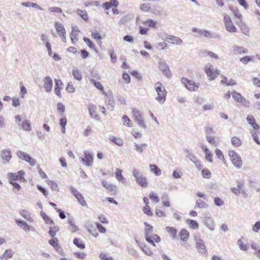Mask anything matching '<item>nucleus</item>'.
<instances>
[{
	"label": "nucleus",
	"mask_w": 260,
	"mask_h": 260,
	"mask_svg": "<svg viewBox=\"0 0 260 260\" xmlns=\"http://www.w3.org/2000/svg\"><path fill=\"white\" fill-rule=\"evenodd\" d=\"M202 53L203 56H204V57L209 56L214 59H218V55L212 51L204 50L202 52Z\"/></svg>",
	"instance_id": "37998d69"
},
{
	"label": "nucleus",
	"mask_w": 260,
	"mask_h": 260,
	"mask_svg": "<svg viewBox=\"0 0 260 260\" xmlns=\"http://www.w3.org/2000/svg\"><path fill=\"white\" fill-rule=\"evenodd\" d=\"M54 27L62 41L66 43L67 42L66 31L63 24L60 22H56L54 24Z\"/></svg>",
	"instance_id": "0eeeda50"
},
{
	"label": "nucleus",
	"mask_w": 260,
	"mask_h": 260,
	"mask_svg": "<svg viewBox=\"0 0 260 260\" xmlns=\"http://www.w3.org/2000/svg\"><path fill=\"white\" fill-rule=\"evenodd\" d=\"M13 256V252L11 249L6 250L4 254L0 256V260H5L4 258L8 259L11 258Z\"/></svg>",
	"instance_id": "4c0bfd02"
},
{
	"label": "nucleus",
	"mask_w": 260,
	"mask_h": 260,
	"mask_svg": "<svg viewBox=\"0 0 260 260\" xmlns=\"http://www.w3.org/2000/svg\"><path fill=\"white\" fill-rule=\"evenodd\" d=\"M19 214L28 221L30 222H34V218L31 217L30 212L28 211L21 209L19 211Z\"/></svg>",
	"instance_id": "b1692460"
},
{
	"label": "nucleus",
	"mask_w": 260,
	"mask_h": 260,
	"mask_svg": "<svg viewBox=\"0 0 260 260\" xmlns=\"http://www.w3.org/2000/svg\"><path fill=\"white\" fill-rule=\"evenodd\" d=\"M191 31L193 32L197 33L200 36H203L206 38H211L212 37L211 32L204 29H199L197 27H193L191 29Z\"/></svg>",
	"instance_id": "aec40b11"
},
{
	"label": "nucleus",
	"mask_w": 260,
	"mask_h": 260,
	"mask_svg": "<svg viewBox=\"0 0 260 260\" xmlns=\"http://www.w3.org/2000/svg\"><path fill=\"white\" fill-rule=\"evenodd\" d=\"M195 241L198 252L202 254H206L207 249L204 241L201 238H196Z\"/></svg>",
	"instance_id": "4468645a"
},
{
	"label": "nucleus",
	"mask_w": 260,
	"mask_h": 260,
	"mask_svg": "<svg viewBox=\"0 0 260 260\" xmlns=\"http://www.w3.org/2000/svg\"><path fill=\"white\" fill-rule=\"evenodd\" d=\"M204 71L210 80H214L220 73L217 69H214L210 63L205 65Z\"/></svg>",
	"instance_id": "423d86ee"
},
{
	"label": "nucleus",
	"mask_w": 260,
	"mask_h": 260,
	"mask_svg": "<svg viewBox=\"0 0 260 260\" xmlns=\"http://www.w3.org/2000/svg\"><path fill=\"white\" fill-rule=\"evenodd\" d=\"M149 198L155 203H158L159 201L158 196L153 192L150 193Z\"/></svg>",
	"instance_id": "0e129e2a"
},
{
	"label": "nucleus",
	"mask_w": 260,
	"mask_h": 260,
	"mask_svg": "<svg viewBox=\"0 0 260 260\" xmlns=\"http://www.w3.org/2000/svg\"><path fill=\"white\" fill-rule=\"evenodd\" d=\"M90 81L91 83H92L94 85V86L96 88H97L98 89L100 90V91L103 93V94H104L106 95H107V93L106 92L105 90H104L103 86L102 85V84H101V83L100 82L96 81L93 79H90Z\"/></svg>",
	"instance_id": "7c9ffc66"
},
{
	"label": "nucleus",
	"mask_w": 260,
	"mask_h": 260,
	"mask_svg": "<svg viewBox=\"0 0 260 260\" xmlns=\"http://www.w3.org/2000/svg\"><path fill=\"white\" fill-rule=\"evenodd\" d=\"M232 95L233 98V99L237 101V102H239L241 100V98L243 97V96L239 92L234 91L232 92Z\"/></svg>",
	"instance_id": "6e6d98bb"
},
{
	"label": "nucleus",
	"mask_w": 260,
	"mask_h": 260,
	"mask_svg": "<svg viewBox=\"0 0 260 260\" xmlns=\"http://www.w3.org/2000/svg\"><path fill=\"white\" fill-rule=\"evenodd\" d=\"M154 46L157 49H164L168 48V45L166 42L155 43Z\"/></svg>",
	"instance_id": "bf43d9fd"
},
{
	"label": "nucleus",
	"mask_w": 260,
	"mask_h": 260,
	"mask_svg": "<svg viewBox=\"0 0 260 260\" xmlns=\"http://www.w3.org/2000/svg\"><path fill=\"white\" fill-rule=\"evenodd\" d=\"M159 69L162 72L163 74L167 78H171L172 73L170 68L166 61L163 59H160L158 62Z\"/></svg>",
	"instance_id": "1a4fd4ad"
},
{
	"label": "nucleus",
	"mask_w": 260,
	"mask_h": 260,
	"mask_svg": "<svg viewBox=\"0 0 260 260\" xmlns=\"http://www.w3.org/2000/svg\"><path fill=\"white\" fill-rule=\"evenodd\" d=\"M239 27L240 28V30L244 35H245L246 36H250V29L249 27H248L245 24L241 23L239 25Z\"/></svg>",
	"instance_id": "2f4dec72"
},
{
	"label": "nucleus",
	"mask_w": 260,
	"mask_h": 260,
	"mask_svg": "<svg viewBox=\"0 0 260 260\" xmlns=\"http://www.w3.org/2000/svg\"><path fill=\"white\" fill-rule=\"evenodd\" d=\"M185 152L186 153V157L190 160L196 166L199 164V161L198 160L196 156L190 150L186 149L185 150Z\"/></svg>",
	"instance_id": "a878e982"
},
{
	"label": "nucleus",
	"mask_w": 260,
	"mask_h": 260,
	"mask_svg": "<svg viewBox=\"0 0 260 260\" xmlns=\"http://www.w3.org/2000/svg\"><path fill=\"white\" fill-rule=\"evenodd\" d=\"M147 144L146 143H143L141 145L136 143H134L135 149L139 153H142L143 151V148H145Z\"/></svg>",
	"instance_id": "79ce46f5"
},
{
	"label": "nucleus",
	"mask_w": 260,
	"mask_h": 260,
	"mask_svg": "<svg viewBox=\"0 0 260 260\" xmlns=\"http://www.w3.org/2000/svg\"><path fill=\"white\" fill-rule=\"evenodd\" d=\"M166 231L172 236L173 238H175L177 237V230L173 227H167Z\"/></svg>",
	"instance_id": "864d4df0"
},
{
	"label": "nucleus",
	"mask_w": 260,
	"mask_h": 260,
	"mask_svg": "<svg viewBox=\"0 0 260 260\" xmlns=\"http://www.w3.org/2000/svg\"><path fill=\"white\" fill-rule=\"evenodd\" d=\"M181 240L186 242L189 237V233L186 229H182L179 233Z\"/></svg>",
	"instance_id": "c756f323"
},
{
	"label": "nucleus",
	"mask_w": 260,
	"mask_h": 260,
	"mask_svg": "<svg viewBox=\"0 0 260 260\" xmlns=\"http://www.w3.org/2000/svg\"><path fill=\"white\" fill-rule=\"evenodd\" d=\"M109 139L111 141L114 143L119 146H121L123 145V140L122 139L119 138H117L115 136H112L110 137Z\"/></svg>",
	"instance_id": "c03bdc74"
},
{
	"label": "nucleus",
	"mask_w": 260,
	"mask_h": 260,
	"mask_svg": "<svg viewBox=\"0 0 260 260\" xmlns=\"http://www.w3.org/2000/svg\"><path fill=\"white\" fill-rule=\"evenodd\" d=\"M46 182L48 184V185H49L50 186L52 190L56 191H59L58 186L56 182L50 180H47Z\"/></svg>",
	"instance_id": "49530a36"
},
{
	"label": "nucleus",
	"mask_w": 260,
	"mask_h": 260,
	"mask_svg": "<svg viewBox=\"0 0 260 260\" xmlns=\"http://www.w3.org/2000/svg\"><path fill=\"white\" fill-rule=\"evenodd\" d=\"M140 248L144 252V253L148 256H151L153 254V251L146 245L136 240Z\"/></svg>",
	"instance_id": "412c9836"
},
{
	"label": "nucleus",
	"mask_w": 260,
	"mask_h": 260,
	"mask_svg": "<svg viewBox=\"0 0 260 260\" xmlns=\"http://www.w3.org/2000/svg\"><path fill=\"white\" fill-rule=\"evenodd\" d=\"M59 231L58 226H52L49 228L48 233L51 237H55L56 233Z\"/></svg>",
	"instance_id": "8fccbe9b"
},
{
	"label": "nucleus",
	"mask_w": 260,
	"mask_h": 260,
	"mask_svg": "<svg viewBox=\"0 0 260 260\" xmlns=\"http://www.w3.org/2000/svg\"><path fill=\"white\" fill-rule=\"evenodd\" d=\"M17 156L21 159L25 161L26 162L27 161V159H28L29 157V155L27 154L26 153L22 151H18L16 152Z\"/></svg>",
	"instance_id": "72a5a7b5"
},
{
	"label": "nucleus",
	"mask_w": 260,
	"mask_h": 260,
	"mask_svg": "<svg viewBox=\"0 0 260 260\" xmlns=\"http://www.w3.org/2000/svg\"><path fill=\"white\" fill-rule=\"evenodd\" d=\"M144 224L145 225L144 229V236L145 240L149 244L155 247L156 245L154 241L158 243L161 241V238L157 234L153 233V228L152 226L147 222H145Z\"/></svg>",
	"instance_id": "f257e3e1"
},
{
	"label": "nucleus",
	"mask_w": 260,
	"mask_h": 260,
	"mask_svg": "<svg viewBox=\"0 0 260 260\" xmlns=\"http://www.w3.org/2000/svg\"><path fill=\"white\" fill-rule=\"evenodd\" d=\"M44 87L47 93L52 91L53 86V81L50 77L47 76L43 79Z\"/></svg>",
	"instance_id": "6ab92c4d"
},
{
	"label": "nucleus",
	"mask_w": 260,
	"mask_h": 260,
	"mask_svg": "<svg viewBox=\"0 0 260 260\" xmlns=\"http://www.w3.org/2000/svg\"><path fill=\"white\" fill-rule=\"evenodd\" d=\"M132 115L134 119L137 123L139 126L144 129H146V126L144 122L142 113L138 109L133 108L132 109Z\"/></svg>",
	"instance_id": "39448f33"
},
{
	"label": "nucleus",
	"mask_w": 260,
	"mask_h": 260,
	"mask_svg": "<svg viewBox=\"0 0 260 260\" xmlns=\"http://www.w3.org/2000/svg\"><path fill=\"white\" fill-rule=\"evenodd\" d=\"M202 175L203 178L209 179L211 177V173L208 169H204L202 171Z\"/></svg>",
	"instance_id": "4d7b16f0"
},
{
	"label": "nucleus",
	"mask_w": 260,
	"mask_h": 260,
	"mask_svg": "<svg viewBox=\"0 0 260 260\" xmlns=\"http://www.w3.org/2000/svg\"><path fill=\"white\" fill-rule=\"evenodd\" d=\"M24 172L23 171H19L17 173H9L8 174V176L10 182H16V181L20 180L23 182L25 181V179L23 177Z\"/></svg>",
	"instance_id": "9d476101"
},
{
	"label": "nucleus",
	"mask_w": 260,
	"mask_h": 260,
	"mask_svg": "<svg viewBox=\"0 0 260 260\" xmlns=\"http://www.w3.org/2000/svg\"><path fill=\"white\" fill-rule=\"evenodd\" d=\"M22 128L25 131H30L31 129V125L28 121L26 119H24L22 121L21 123Z\"/></svg>",
	"instance_id": "ea45409f"
},
{
	"label": "nucleus",
	"mask_w": 260,
	"mask_h": 260,
	"mask_svg": "<svg viewBox=\"0 0 260 260\" xmlns=\"http://www.w3.org/2000/svg\"><path fill=\"white\" fill-rule=\"evenodd\" d=\"M96 106L92 104L89 105L88 107L89 113L91 117L96 120H99V117L96 114Z\"/></svg>",
	"instance_id": "c85d7f7f"
},
{
	"label": "nucleus",
	"mask_w": 260,
	"mask_h": 260,
	"mask_svg": "<svg viewBox=\"0 0 260 260\" xmlns=\"http://www.w3.org/2000/svg\"><path fill=\"white\" fill-rule=\"evenodd\" d=\"M122 120L123 121V124L127 127H132L133 122L127 116L124 115L122 117Z\"/></svg>",
	"instance_id": "58836bf2"
},
{
	"label": "nucleus",
	"mask_w": 260,
	"mask_h": 260,
	"mask_svg": "<svg viewBox=\"0 0 260 260\" xmlns=\"http://www.w3.org/2000/svg\"><path fill=\"white\" fill-rule=\"evenodd\" d=\"M208 207V204L201 200H198L196 203L195 208L199 209H206Z\"/></svg>",
	"instance_id": "c9c22d12"
},
{
	"label": "nucleus",
	"mask_w": 260,
	"mask_h": 260,
	"mask_svg": "<svg viewBox=\"0 0 260 260\" xmlns=\"http://www.w3.org/2000/svg\"><path fill=\"white\" fill-rule=\"evenodd\" d=\"M150 171L153 172L155 175L159 176L161 175V170L155 165H150L149 166Z\"/></svg>",
	"instance_id": "a19ab883"
},
{
	"label": "nucleus",
	"mask_w": 260,
	"mask_h": 260,
	"mask_svg": "<svg viewBox=\"0 0 260 260\" xmlns=\"http://www.w3.org/2000/svg\"><path fill=\"white\" fill-rule=\"evenodd\" d=\"M230 9L234 13V16L236 18L239 19H241V18L242 17V15L239 12V11L238 8L230 7Z\"/></svg>",
	"instance_id": "603ef678"
},
{
	"label": "nucleus",
	"mask_w": 260,
	"mask_h": 260,
	"mask_svg": "<svg viewBox=\"0 0 260 260\" xmlns=\"http://www.w3.org/2000/svg\"><path fill=\"white\" fill-rule=\"evenodd\" d=\"M73 243L78 248L80 249H84L85 248V244L82 243L81 240L78 238H75L73 240Z\"/></svg>",
	"instance_id": "5fc2aeb1"
},
{
	"label": "nucleus",
	"mask_w": 260,
	"mask_h": 260,
	"mask_svg": "<svg viewBox=\"0 0 260 260\" xmlns=\"http://www.w3.org/2000/svg\"><path fill=\"white\" fill-rule=\"evenodd\" d=\"M224 23L226 30L230 32L235 33L237 28L234 25L231 17L229 15H225L223 18Z\"/></svg>",
	"instance_id": "6e6552de"
},
{
	"label": "nucleus",
	"mask_w": 260,
	"mask_h": 260,
	"mask_svg": "<svg viewBox=\"0 0 260 260\" xmlns=\"http://www.w3.org/2000/svg\"><path fill=\"white\" fill-rule=\"evenodd\" d=\"M77 13L84 20L87 21L88 20V15L85 11L78 9Z\"/></svg>",
	"instance_id": "de8ad7c7"
},
{
	"label": "nucleus",
	"mask_w": 260,
	"mask_h": 260,
	"mask_svg": "<svg viewBox=\"0 0 260 260\" xmlns=\"http://www.w3.org/2000/svg\"><path fill=\"white\" fill-rule=\"evenodd\" d=\"M67 123V119L66 117L61 118L59 120V125L61 127V132L64 134L66 133V126Z\"/></svg>",
	"instance_id": "3c124183"
},
{
	"label": "nucleus",
	"mask_w": 260,
	"mask_h": 260,
	"mask_svg": "<svg viewBox=\"0 0 260 260\" xmlns=\"http://www.w3.org/2000/svg\"><path fill=\"white\" fill-rule=\"evenodd\" d=\"M215 154L216 155L217 158L219 159H220L222 161L224 160V157L223 154V153L221 150H220L219 149L216 148L215 150Z\"/></svg>",
	"instance_id": "69168bd1"
},
{
	"label": "nucleus",
	"mask_w": 260,
	"mask_h": 260,
	"mask_svg": "<svg viewBox=\"0 0 260 260\" xmlns=\"http://www.w3.org/2000/svg\"><path fill=\"white\" fill-rule=\"evenodd\" d=\"M155 90L157 92L156 100L161 104L165 102L167 92L160 82H157L154 85Z\"/></svg>",
	"instance_id": "7ed1b4c3"
},
{
	"label": "nucleus",
	"mask_w": 260,
	"mask_h": 260,
	"mask_svg": "<svg viewBox=\"0 0 260 260\" xmlns=\"http://www.w3.org/2000/svg\"><path fill=\"white\" fill-rule=\"evenodd\" d=\"M84 157H80L81 161L83 162V165L86 167H91L93 165V158L91 153L88 151H85L84 153Z\"/></svg>",
	"instance_id": "2eb2a0df"
},
{
	"label": "nucleus",
	"mask_w": 260,
	"mask_h": 260,
	"mask_svg": "<svg viewBox=\"0 0 260 260\" xmlns=\"http://www.w3.org/2000/svg\"><path fill=\"white\" fill-rule=\"evenodd\" d=\"M15 222L18 226L22 229L24 232L28 233L29 232H35V228L31 225H29L24 220L15 219Z\"/></svg>",
	"instance_id": "9b49d317"
},
{
	"label": "nucleus",
	"mask_w": 260,
	"mask_h": 260,
	"mask_svg": "<svg viewBox=\"0 0 260 260\" xmlns=\"http://www.w3.org/2000/svg\"><path fill=\"white\" fill-rule=\"evenodd\" d=\"M41 216L44 220L46 223L53 224L54 222L45 213L41 212Z\"/></svg>",
	"instance_id": "680f3d73"
},
{
	"label": "nucleus",
	"mask_w": 260,
	"mask_h": 260,
	"mask_svg": "<svg viewBox=\"0 0 260 260\" xmlns=\"http://www.w3.org/2000/svg\"><path fill=\"white\" fill-rule=\"evenodd\" d=\"M182 82L189 91H193L196 90L199 88V84L194 83L192 80H189L187 78H183L182 79Z\"/></svg>",
	"instance_id": "ddd939ff"
},
{
	"label": "nucleus",
	"mask_w": 260,
	"mask_h": 260,
	"mask_svg": "<svg viewBox=\"0 0 260 260\" xmlns=\"http://www.w3.org/2000/svg\"><path fill=\"white\" fill-rule=\"evenodd\" d=\"M161 39L168 42L171 41V44L173 45H180L182 43V41L180 38L171 35H167L166 38L162 37Z\"/></svg>",
	"instance_id": "a211bd4d"
},
{
	"label": "nucleus",
	"mask_w": 260,
	"mask_h": 260,
	"mask_svg": "<svg viewBox=\"0 0 260 260\" xmlns=\"http://www.w3.org/2000/svg\"><path fill=\"white\" fill-rule=\"evenodd\" d=\"M100 258L102 260H114L112 257L108 256V255L105 252H102L100 254Z\"/></svg>",
	"instance_id": "774afa93"
},
{
	"label": "nucleus",
	"mask_w": 260,
	"mask_h": 260,
	"mask_svg": "<svg viewBox=\"0 0 260 260\" xmlns=\"http://www.w3.org/2000/svg\"><path fill=\"white\" fill-rule=\"evenodd\" d=\"M72 74L74 76V78L78 80V81H81L82 79V75L80 72V71L76 69V68H74L72 70Z\"/></svg>",
	"instance_id": "e433bc0d"
},
{
	"label": "nucleus",
	"mask_w": 260,
	"mask_h": 260,
	"mask_svg": "<svg viewBox=\"0 0 260 260\" xmlns=\"http://www.w3.org/2000/svg\"><path fill=\"white\" fill-rule=\"evenodd\" d=\"M247 53L248 50L246 48L237 45H234L230 50V54L231 55H235L237 54H246Z\"/></svg>",
	"instance_id": "f3484780"
},
{
	"label": "nucleus",
	"mask_w": 260,
	"mask_h": 260,
	"mask_svg": "<svg viewBox=\"0 0 260 260\" xmlns=\"http://www.w3.org/2000/svg\"><path fill=\"white\" fill-rule=\"evenodd\" d=\"M232 144L235 147H240L242 144V140L237 137H233L231 139Z\"/></svg>",
	"instance_id": "f704fd0d"
},
{
	"label": "nucleus",
	"mask_w": 260,
	"mask_h": 260,
	"mask_svg": "<svg viewBox=\"0 0 260 260\" xmlns=\"http://www.w3.org/2000/svg\"><path fill=\"white\" fill-rule=\"evenodd\" d=\"M132 175L135 178L136 183L141 187L145 188L147 187L148 183L147 178L143 173L137 169H133Z\"/></svg>",
	"instance_id": "f03ea898"
},
{
	"label": "nucleus",
	"mask_w": 260,
	"mask_h": 260,
	"mask_svg": "<svg viewBox=\"0 0 260 260\" xmlns=\"http://www.w3.org/2000/svg\"><path fill=\"white\" fill-rule=\"evenodd\" d=\"M1 157L4 161L8 162L11 158V151L9 149L3 150L1 154Z\"/></svg>",
	"instance_id": "cd10ccee"
},
{
	"label": "nucleus",
	"mask_w": 260,
	"mask_h": 260,
	"mask_svg": "<svg viewBox=\"0 0 260 260\" xmlns=\"http://www.w3.org/2000/svg\"><path fill=\"white\" fill-rule=\"evenodd\" d=\"M205 224L211 231H214L215 229V223L211 220L209 217L206 218Z\"/></svg>",
	"instance_id": "473e14b6"
},
{
	"label": "nucleus",
	"mask_w": 260,
	"mask_h": 260,
	"mask_svg": "<svg viewBox=\"0 0 260 260\" xmlns=\"http://www.w3.org/2000/svg\"><path fill=\"white\" fill-rule=\"evenodd\" d=\"M186 223L189 225V227L194 230H197L199 228L198 223L193 220L187 219Z\"/></svg>",
	"instance_id": "a18cd8bd"
},
{
	"label": "nucleus",
	"mask_w": 260,
	"mask_h": 260,
	"mask_svg": "<svg viewBox=\"0 0 260 260\" xmlns=\"http://www.w3.org/2000/svg\"><path fill=\"white\" fill-rule=\"evenodd\" d=\"M144 24L145 26H147L150 27H155L156 24V22L151 19H148L144 22Z\"/></svg>",
	"instance_id": "13d9d810"
},
{
	"label": "nucleus",
	"mask_w": 260,
	"mask_h": 260,
	"mask_svg": "<svg viewBox=\"0 0 260 260\" xmlns=\"http://www.w3.org/2000/svg\"><path fill=\"white\" fill-rule=\"evenodd\" d=\"M70 190L82 206H87L86 202L85 201L83 196L80 192L76 189L73 186H70Z\"/></svg>",
	"instance_id": "dca6fc26"
},
{
	"label": "nucleus",
	"mask_w": 260,
	"mask_h": 260,
	"mask_svg": "<svg viewBox=\"0 0 260 260\" xmlns=\"http://www.w3.org/2000/svg\"><path fill=\"white\" fill-rule=\"evenodd\" d=\"M229 156L233 165L237 169H241L243 165L242 160L240 155L236 151L231 150L229 151Z\"/></svg>",
	"instance_id": "20e7f679"
},
{
	"label": "nucleus",
	"mask_w": 260,
	"mask_h": 260,
	"mask_svg": "<svg viewBox=\"0 0 260 260\" xmlns=\"http://www.w3.org/2000/svg\"><path fill=\"white\" fill-rule=\"evenodd\" d=\"M15 222L18 226L22 229L24 232L28 233L29 232H35V228L31 225H29L24 220L15 219Z\"/></svg>",
	"instance_id": "f8f14e48"
},
{
	"label": "nucleus",
	"mask_w": 260,
	"mask_h": 260,
	"mask_svg": "<svg viewBox=\"0 0 260 260\" xmlns=\"http://www.w3.org/2000/svg\"><path fill=\"white\" fill-rule=\"evenodd\" d=\"M58 239L55 237H52V239L49 240L48 243L53 247L56 248L58 246Z\"/></svg>",
	"instance_id": "052dcab7"
},
{
	"label": "nucleus",
	"mask_w": 260,
	"mask_h": 260,
	"mask_svg": "<svg viewBox=\"0 0 260 260\" xmlns=\"http://www.w3.org/2000/svg\"><path fill=\"white\" fill-rule=\"evenodd\" d=\"M247 121L254 130H258L259 126L255 122V119L252 115H248L247 117Z\"/></svg>",
	"instance_id": "bb28decb"
},
{
	"label": "nucleus",
	"mask_w": 260,
	"mask_h": 260,
	"mask_svg": "<svg viewBox=\"0 0 260 260\" xmlns=\"http://www.w3.org/2000/svg\"><path fill=\"white\" fill-rule=\"evenodd\" d=\"M237 244L241 250L244 251H247L248 250V246L246 244H244L241 239L238 240Z\"/></svg>",
	"instance_id": "e2e57ef3"
},
{
	"label": "nucleus",
	"mask_w": 260,
	"mask_h": 260,
	"mask_svg": "<svg viewBox=\"0 0 260 260\" xmlns=\"http://www.w3.org/2000/svg\"><path fill=\"white\" fill-rule=\"evenodd\" d=\"M79 30L77 26L72 27V30L70 34V38L72 43L74 45L78 41V33Z\"/></svg>",
	"instance_id": "5701e85b"
},
{
	"label": "nucleus",
	"mask_w": 260,
	"mask_h": 260,
	"mask_svg": "<svg viewBox=\"0 0 260 260\" xmlns=\"http://www.w3.org/2000/svg\"><path fill=\"white\" fill-rule=\"evenodd\" d=\"M143 211L145 214L148 216H152L153 215V213L151 211V209L148 205L145 206L143 207Z\"/></svg>",
	"instance_id": "338daca9"
},
{
	"label": "nucleus",
	"mask_w": 260,
	"mask_h": 260,
	"mask_svg": "<svg viewBox=\"0 0 260 260\" xmlns=\"http://www.w3.org/2000/svg\"><path fill=\"white\" fill-rule=\"evenodd\" d=\"M206 138L207 141L210 144H211V145H214L215 146H217L218 142L215 140V137L212 136H210V135H207L206 136Z\"/></svg>",
	"instance_id": "09e8293b"
},
{
	"label": "nucleus",
	"mask_w": 260,
	"mask_h": 260,
	"mask_svg": "<svg viewBox=\"0 0 260 260\" xmlns=\"http://www.w3.org/2000/svg\"><path fill=\"white\" fill-rule=\"evenodd\" d=\"M63 84L60 80L55 79L54 91L59 97H61L60 90L62 88Z\"/></svg>",
	"instance_id": "393cba45"
},
{
	"label": "nucleus",
	"mask_w": 260,
	"mask_h": 260,
	"mask_svg": "<svg viewBox=\"0 0 260 260\" xmlns=\"http://www.w3.org/2000/svg\"><path fill=\"white\" fill-rule=\"evenodd\" d=\"M102 183L103 186L112 193H115L116 192L117 188L116 185L111 184L108 181L105 180H103Z\"/></svg>",
	"instance_id": "4be33fe9"
}]
</instances>
